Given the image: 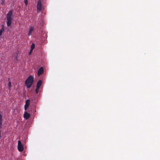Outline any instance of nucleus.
<instances>
[{
	"instance_id": "nucleus-13",
	"label": "nucleus",
	"mask_w": 160,
	"mask_h": 160,
	"mask_svg": "<svg viewBox=\"0 0 160 160\" xmlns=\"http://www.w3.org/2000/svg\"><path fill=\"white\" fill-rule=\"evenodd\" d=\"M5 1L4 0H2V2H1V4L2 5H4L5 4Z\"/></svg>"
},
{
	"instance_id": "nucleus-5",
	"label": "nucleus",
	"mask_w": 160,
	"mask_h": 160,
	"mask_svg": "<svg viewBox=\"0 0 160 160\" xmlns=\"http://www.w3.org/2000/svg\"><path fill=\"white\" fill-rule=\"evenodd\" d=\"M30 101L29 99H27L26 101L25 104L24 106V109L25 111L27 110L28 108V107L30 104Z\"/></svg>"
},
{
	"instance_id": "nucleus-16",
	"label": "nucleus",
	"mask_w": 160,
	"mask_h": 160,
	"mask_svg": "<svg viewBox=\"0 0 160 160\" xmlns=\"http://www.w3.org/2000/svg\"><path fill=\"white\" fill-rule=\"evenodd\" d=\"M32 51L31 49V50L29 52V54H30L31 53H32Z\"/></svg>"
},
{
	"instance_id": "nucleus-15",
	"label": "nucleus",
	"mask_w": 160,
	"mask_h": 160,
	"mask_svg": "<svg viewBox=\"0 0 160 160\" xmlns=\"http://www.w3.org/2000/svg\"><path fill=\"white\" fill-rule=\"evenodd\" d=\"M8 86L9 88H11V84L10 82H9L8 84Z\"/></svg>"
},
{
	"instance_id": "nucleus-2",
	"label": "nucleus",
	"mask_w": 160,
	"mask_h": 160,
	"mask_svg": "<svg viewBox=\"0 0 160 160\" xmlns=\"http://www.w3.org/2000/svg\"><path fill=\"white\" fill-rule=\"evenodd\" d=\"M12 11L10 10L7 14V26H10L11 24L12 21Z\"/></svg>"
},
{
	"instance_id": "nucleus-6",
	"label": "nucleus",
	"mask_w": 160,
	"mask_h": 160,
	"mask_svg": "<svg viewBox=\"0 0 160 160\" xmlns=\"http://www.w3.org/2000/svg\"><path fill=\"white\" fill-rule=\"evenodd\" d=\"M34 30V27L33 26H31L29 29V31L28 33V35L30 36L32 35V33Z\"/></svg>"
},
{
	"instance_id": "nucleus-7",
	"label": "nucleus",
	"mask_w": 160,
	"mask_h": 160,
	"mask_svg": "<svg viewBox=\"0 0 160 160\" xmlns=\"http://www.w3.org/2000/svg\"><path fill=\"white\" fill-rule=\"evenodd\" d=\"M43 72V68L42 67H41L38 70L37 75L38 76H39L42 74Z\"/></svg>"
},
{
	"instance_id": "nucleus-11",
	"label": "nucleus",
	"mask_w": 160,
	"mask_h": 160,
	"mask_svg": "<svg viewBox=\"0 0 160 160\" xmlns=\"http://www.w3.org/2000/svg\"><path fill=\"white\" fill-rule=\"evenodd\" d=\"M35 47V44L34 43H33L31 45V49L32 51H33V49Z\"/></svg>"
},
{
	"instance_id": "nucleus-1",
	"label": "nucleus",
	"mask_w": 160,
	"mask_h": 160,
	"mask_svg": "<svg viewBox=\"0 0 160 160\" xmlns=\"http://www.w3.org/2000/svg\"><path fill=\"white\" fill-rule=\"evenodd\" d=\"M33 77L32 75L28 76L25 81V85L28 88H30L33 84Z\"/></svg>"
},
{
	"instance_id": "nucleus-12",
	"label": "nucleus",
	"mask_w": 160,
	"mask_h": 160,
	"mask_svg": "<svg viewBox=\"0 0 160 160\" xmlns=\"http://www.w3.org/2000/svg\"><path fill=\"white\" fill-rule=\"evenodd\" d=\"M39 88H38V87H36V88L35 90V92H36V93H37V94L38 93V92H39Z\"/></svg>"
},
{
	"instance_id": "nucleus-3",
	"label": "nucleus",
	"mask_w": 160,
	"mask_h": 160,
	"mask_svg": "<svg viewBox=\"0 0 160 160\" xmlns=\"http://www.w3.org/2000/svg\"><path fill=\"white\" fill-rule=\"evenodd\" d=\"M42 1L41 0H39L37 4V12H39L41 11L42 10Z\"/></svg>"
},
{
	"instance_id": "nucleus-10",
	"label": "nucleus",
	"mask_w": 160,
	"mask_h": 160,
	"mask_svg": "<svg viewBox=\"0 0 160 160\" xmlns=\"http://www.w3.org/2000/svg\"><path fill=\"white\" fill-rule=\"evenodd\" d=\"M4 29L3 27H2L0 30V36H1L2 32L4 31Z\"/></svg>"
},
{
	"instance_id": "nucleus-9",
	"label": "nucleus",
	"mask_w": 160,
	"mask_h": 160,
	"mask_svg": "<svg viewBox=\"0 0 160 160\" xmlns=\"http://www.w3.org/2000/svg\"><path fill=\"white\" fill-rule=\"evenodd\" d=\"M42 84V81L41 80H39L37 82L36 85V87L38 88H40Z\"/></svg>"
},
{
	"instance_id": "nucleus-8",
	"label": "nucleus",
	"mask_w": 160,
	"mask_h": 160,
	"mask_svg": "<svg viewBox=\"0 0 160 160\" xmlns=\"http://www.w3.org/2000/svg\"><path fill=\"white\" fill-rule=\"evenodd\" d=\"M30 117V115L27 112H25L23 115L24 118L26 119H28Z\"/></svg>"
},
{
	"instance_id": "nucleus-4",
	"label": "nucleus",
	"mask_w": 160,
	"mask_h": 160,
	"mask_svg": "<svg viewBox=\"0 0 160 160\" xmlns=\"http://www.w3.org/2000/svg\"><path fill=\"white\" fill-rule=\"evenodd\" d=\"M24 149L23 146L20 141L19 140L18 142V149L19 151L22 152Z\"/></svg>"
},
{
	"instance_id": "nucleus-14",
	"label": "nucleus",
	"mask_w": 160,
	"mask_h": 160,
	"mask_svg": "<svg viewBox=\"0 0 160 160\" xmlns=\"http://www.w3.org/2000/svg\"><path fill=\"white\" fill-rule=\"evenodd\" d=\"M24 2L26 6H27L28 4V0H24Z\"/></svg>"
}]
</instances>
